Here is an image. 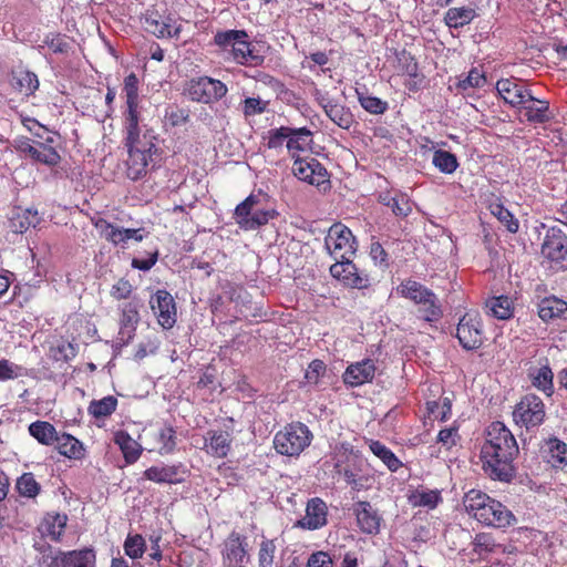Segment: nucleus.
Here are the masks:
<instances>
[{
  "label": "nucleus",
  "mask_w": 567,
  "mask_h": 567,
  "mask_svg": "<svg viewBox=\"0 0 567 567\" xmlns=\"http://www.w3.org/2000/svg\"><path fill=\"white\" fill-rule=\"evenodd\" d=\"M544 461L555 470H565L567 467V444L557 439L549 437L543 447Z\"/></svg>",
  "instance_id": "7c9ffc66"
},
{
  "label": "nucleus",
  "mask_w": 567,
  "mask_h": 567,
  "mask_svg": "<svg viewBox=\"0 0 567 567\" xmlns=\"http://www.w3.org/2000/svg\"><path fill=\"white\" fill-rule=\"evenodd\" d=\"M188 471L183 464L153 465L143 472V477L157 484H181L185 481Z\"/></svg>",
  "instance_id": "4be33fe9"
},
{
  "label": "nucleus",
  "mask_w": 567,
  "mask_h": 567,
  "mask_svg": "<svg viewBox=\"0 0 567 567\" xmlns=\"http://www.w3.org/2000/svg\"><path fill=\"white\" fill-rule=\"evenodd\" d=\"M358 526L362 533L375 535L380 530L382 517L367 501H359L353 505Z\"/></svg>",
  "instance_id": "a878e982"
},
{
  "label": "nucleus",
  "mask_w": 567,
  "mask_h": 567,
  "mask_svg": "<svg viewBox=\"0 0 567 567\" xmlns=\"http://www.w3.org/2000/svg\"><path fill=\"white\" fill-rule=\"evenodd\" d=\"M250 547L248 537L231 530L220 545V555L224 567H247L250 563Z\"/></svg>",
  "instance_id": "1a4fd4ad"
},
{
  "label": "nucleus",
  "mask_w": 567,
  "mask_h": 567,
  "mask_svg": "<svg viewBox=\"0 0 567 567\" xmlns=\"http://www.w3.org/2000/svg\"><path fill=\"white\" fill-rule=\"evenodd\" d=\"M16 489L21 497L35 498L41 493V485L33 473L25 472L17 478Z\"/></svg>",
  "instance_id": "09e8293b"
},
{
  "label": "nucleus",
  "mask_w": 567,
  "mask_h": 567,
  "mask_svg": "<svg viewBox=\"0 0 567 567\" xmlns=\"http://www.w3.org/2000/svg\"><path fill=\"white\" fill-rule=\"evenodd\" d=\"M268 102L259 97H247L243 101V114L245 117H251L262 114L267 110Z\"/></svg>",
  "instance_id": "338daca9"
},
{
  "label": "nucleus",
  "mask_w": 567,
  "mask_h": 567,
  "mask_svg": "<svg viewBox=\"0 0 567 567\" xmlns=\"http://www.w3.org/2000/svg\"><path fill=\"white\" fill-rule=\"evenodd\" d=\"M369 447L391 472H396L402 466L396 455L380 441L370 440Z\"/></svg>",
  "instance_id": "de8ad7c7"
},
{
  "label": "nucleus",
  "mask_w": 567,
  "mask_h": 567,
  "mask_svg": "<svg viewBox=\"0 0 567 567\" xmlns=\"http://www.w3.org/2000/svg\"><path fill=\"white\" fill-rule=\"evenodd\" d=\"M292 174L301 182L316 186L322 190L330 188L327 168L315 157L297 156L292 164Z\"/></svg>",
  "instance_id": "9b49d317"
},
{
  "label": "nucleus",
  "mask_w": 567,
  "mask_h": 567,
  "mask_svg": "<svg viewBox=\"0 0 567 567\" xmlns=\"http://www.w3.org/2000/svg\"><path fill=\"white\" fill-rule=\"evenodd\" d=\"M519 109L524 110V115L530 123L543 124L551 118L548 101L538 100L533 95L530 100L526 101V104H520Z\"/></svg>",
  "instance_id": "e433bc0d"
},
{
  "label": "nucleus",
  "mask_w": 567,
  "mask_h": 567,
  "mask_svg": "<svg viewBox=\"0 0 567 567\" xmlns=\"http://www.w3.org/2000/svg\"><path fill=\"white\" fill-rule=\"evenodd\" d=\"M150 307L157 323L164 329H172L177 321V308L173 296L165 289H158L150 298Z\"/></svg>",
  "instance_id": "2eb2a0df"
},
{
  "label": "nucleus",
  "mask_w": 567,
  "mask_h": 567,
  "mask_svg": "<svg viewBox=\"0 0 567 567\" xmlns=\"http://www.w3.org/2000/svg\"><path fill=\"white\" fill-rule=\"evenodd\" d=\"M228 92L227 85L217 79L207 75L190 79L185 86V94L189 100L203 104L220 101Z\"/></svg>",
  "instance_id": "0eeeda50"
},
{
  "label": "nucleus",
  "mask_w": 567,
  "mask_h": 567,
  "mask_svg": "<svg viewBox=\"0 0 567 567\" xmlns=\"http://www.w3.org/2000/svg\"><path fill=\"white\" fill-rule=\"evenodd\" d=\"M123 92L126 99L125 126L131 125L132 128L140 125V96H138V79L135 73H130L124 79Z\"/></svg>",
  "instance_id": "b1692460"
},
{
  "label": "nucleus",
  "mask_w": 567,
  "mask_h": 567,
  "mask_svg": "<svg viewBox=\"0 0 567 567\" xmlns=\"http://www.w3.org/2000/svg\"><path fill=\"white\" fill-rule=\"evenodd\" d=\"M121 319L120 323L123 328L135 329L140 321V303L138 300H130L120 306Z\"/></svg>",
  "instance_id": "8fccbe9b"
},
{
  "label": "nucleus",
  "mask_w": 567,
  "mask_h": 567,
  "mask_svg": "<svg viewBox=\"0 0 567 567\" xmlns=\"http://www.w3.org/2000/svg\"><path fill=\"white\" fill-rule=\"evenodd\" d=\"M321 106L326 115L340 128L350 130L355 123L354 115L351 110L333 100H323Z\"/></svg>",
  "instance_id": "f704fd0d"
},
{
  "label": "nucleus",
  "mask_w": 567,
  "mask_h": 567,
  "mask_svg": "<svg viewBox=\"0 0 567 567\" xmlns=\"http://www.w3.org/2000/svg\"><path fill=\"white\" fill-rule=\"evenodd\" d=\"M367 461L360 454L352 460L348 466L342 468L338 475H341L344 482L350 485L353 491L360 492L368 489L373 482V476L367 472Z\"/></svg>",
  "instance_id": "412c9836"
},
{
  "label": "nucleus",
  "mask_w": 567,
  "mask_h": 567,
  "mask_svg": "<svg viewBox=\"0 0 567 567\" xmlns=\"http://www.w3.org/2000/svg\"><path fill=\"white\" fill-rule=\"evenodd\" d=\"M147 436L151 451H156L162 455L172 453L176 447V431L172 425L156 426L147 433Z\"/></svg>",
  "instance_id": "cd10ccee"
},
{
  "label": "nucleus",
  "mask_w": 567,
  "mask_h": 567,
  "mask_svg": "<svg viewBox=\"0 0 567 567\" xmlns=\"http://www.w3.org/2000/svg\"><path fill=\"white\" fill-rule=\"evenodd\" d=\"M114 443L120 447L127 464H133L140 458L143 449L128 432L124 430L116 431L114 433Z\"/></svg>",
  "instance_id": "4c0bfd02"
},
{
  "label": "nucleus",
  "mask_w": 567,
  "mask_h": 567,
  "mask_svg": "<svg viewBox=\"0 0 567 567\" xmlns=\"http://www.w3.org/2000/svg\"><path fill=\"white\" fill-rule=\"evenodd\" d=\"M125 145L128 148L126 174L130 179L138 181L146 176L148 166L153 162V156L157 152L154 142L155 136L147 132L141 136L140 125H136L134 130L131 125L125 126Z\"/></svg>",
  "instance_id": "20e7f679"
},
{
  "label": "nucleus",
  "mask_w": 567,
  "mask_h": 567,
  "mask_svg": "<svg viewBox=\"0 0 567 567\" xmlns=\"http://www.w3.org/2000/svg\"><path fill=\"white\" fill-rule=\"evenodd\" d=\"M143 29L156 38H179L182 24L172 14H161L156 10H147L142 18Z\"/></svg>",
  "instance_id": "f8f14e48"
},
{
  "label": "nucleus",
  "mask_w": 567,
  "mask_h": 567,
  "mask_svg": "<svg viewBox=\"0 0 567 567\" xmlns=\"http://www.w3.org/2000/svg\"><path fill=\"white\" fill-rule=\"evenodd\" d=\"M518 453L516 439L503 422L495 421L486 427L480 457L489 478L511 482L515 476L514 461Z\"/></svg>",
  "instance_id": "f257e3e1"
},
{
  "label": "nucleus",
  "mask_w": 567,
  "mask_h": 567,
  "mask_svg": "<svg viewBox=\"0 0 567 567\" xmlns=\"http://www.w3.org/2000/svg\"><path fill=\"white\" fill-rule=\"evenodd\" d=\"M53 445L59 454L70 460H81L84 457L85 450L82 442L66 432L60 433Z\"/></svg>",
  "instance_id": "c9c22d12"
},
{
  "label": "nucleus",
  "mask_w": 567,
  "mask_h": 567,
  "mask_svg": "<svg viewBox=\"0 0 567 567\" xmlns=\"http://www.w3.org/2000/svg\"><path fill=\"white\" fill-rule=\"evenodd\" d=\"M437 443L442 444L445 450H451L455 446L460 440L461 435L458 433V426L452 425L450 427L442 429L437 434Z\"/></svg>",
  "instance_id": "0e129e2a"
},
{
  "label": "nucleus",
  "mask_w": 567,
  "mask_h": 567,
  "mask_svg": "<svg viewBox=\"0 0 567 567\" xmlns=\"http://www.w3.org/2000/svg\"><path fill=\"white\" fill-rule=\"evenodd\" d=\"M231 432L223 429H209L204 435L202 450L215 458L227 457L231 450Z\"/></svg>",
  "instance_id": "5701e85b"
},
{
  "label": "nucleus",
  "mask_w": 567,
  "mask_h": 567,
  "mask_svg": "<svg viewBox=\"0 0 567 567\" xmlns=\"http://www.w3.org/2000/svg\"><path fill=\"white\" fill-rule=\"evenodd\" d=\"M414 505L435 508L442 501L439 491H420L413 496Z\"/></svg>",
  "instance_id": "69168bd1"
},
{
  "label": "nucleus",
  "mask_w": 567,
  "mask_h": 567,
  "mask_svg": "<svg viewBox=\"0 0 567 567\" xmlns=\"http://www.w3.org/2000/svg\"><path fill=\"white\" fill-rule=\"evenodd\" d=\"M375 364L372 359H364L360 362L350 364L343 373V381L350 386H360L373 380L375 374Z\"/></svg>",
  "instance_id": "bb28decb"
},
{
  "label": "nucleus",
  "mask_w": 567,
  "mask_h": 567,
  "mask_svg": "<svg viewBox=\"0 0 567 567\" xmlns=\"http://www.w3.org/2000/svg\"><path fill=\"white\" fill-rule=\"evenodd\" d=\"M68 524V515L56 512L47 513L40 525L39 530L43 536L53 542H60Z\"/></svg>",
  "instance_id": "473e14b6"
},
{
  "label": "nucleus",
  "mask_w": 567,
  "mask_h": 567,
  "mask_svg": "<svg viewBox=\"0 0 567 567\" xmlns=\"http://www.w3.org/2000/svg\"><path fill=\"white\" fill-rule=\"evenodd\" d=\"M477 13L472 7H453L450 8L444 16L446 25L451 29H460L471 23Z\"/></svg>",
  "instance_id": "79ce46f5"
},
{
  "label": "nucleus",
  "mask_w": 567,
  "mask_h": 567,
  "mask_svg": "<svg viewBox=\"0 0 567 567\" xmlns=\"http://www.w3.org/2000/svg\"><path fill=\"white\" fill-rule=\"evenodd\" d=\"M328 508L326 503L318 497L307 503L306 515L298 522V526L305 529L315 530L327 524Z\"/></svg>",
  "instance_id": "c85d7f7f"
},
{
  "label": "nucleus",
  "mask_w": 567,
  "mask_h": 567,
  "mask_svg": "<svg viewBox=\"0 0 567 567\" xmlns=\"http://www.w3.org/2000/svg\"><path fill=\"white\" fill-rule=\"evenodd\" d=\"M542 255L554 264L567 258V234L559 227H549L542 244Z\"/></svg>",
  "instance_id": "a211bd4d"
},
{
  "label": "nucleus",
  "mask_w": 567,
  "mask_h": 567,
  "mask_svg": "<svg viewBox=\"0 0 567 567\" xmlns=\"http://www.w3.org/2000/svg\"><path fill=\"white\" fill-rule=\"evenodd\" d=\"M213 44L220 51L228 52L231 61L238 65L257 68L265 62V56L249 40L246 30H218L214 34Z\"/></svg>",
  "instance_id": "7ed1b4c3"
},
{
  "label": "nucleus",
  "mask_w": 567,
  "mask_h": 567,
  "mask_svg": "<svg viewBox=\"0 0 567 567\" xmlns=\"http://www.w3.org/2000/svg\"><path fill=\"white\" fill-rule=\"evenodd\" d=\"M9 83L17 93L27 97L32 95L39 87L38 76L22 68L11 72Z\"/></svg>",
  "instance_id": "72a5a7b5"
},
{
  "label": "nucleus",
  "mask_w": 567,
  "mask_h": 567,
  "mask_svg": "<svg viewBox=\"0 0 567 567\" xmlns=\"http://www.w3.org/2000/svg\"><path fill=\"white\" fill-rule=\"evenodd\" d=\"M395 70L399 75L406 76L404 81L405 87L410 92H417L424 81V75L419 72V64L413 54L406 50L395 53Z\"/></svg>",
  "instance_id": "6ab92c4d"
},
{
  "label": "nucleus",
  "mask_w": 567,
  "mask_h": 567,
  "mask_svg": "<svg viewBox=\"0 0 567 567\" xmlns=\"http://www.w3.org/2000/svg\"><path fill=\"white\" fill-rule=\"evenodd\" d=\"M433 165L444 174H452L458 167L456 156L444 150H437L433 153Z\"/></svg>",
  "instance_id": "3c124183"
},
{
  "label": "nucleus",
  "mask_w": 567,
  "mask_h": 567,
  "mask_svg": "<svg viewBox=\"0 0 567 567\" xmlns=\"http://www.w3.org/2000/svg\"><path fill=\"white\" fill-rule=\"evenodd\" d=\"M117 399L113 395L104 396L100 400H93L90 402L87 412L94 419H105L111 416L117 408Z\"/></svg>",
  "instance_id": "49530a36"
},
{
  "label": "nucleus",
  "mask_w": 567,
  "mask_h": 567,
  "mask_svg": "<svg viewBox=\"0 0 567 567\" xmlns=\"http://www.w3.org/2000/svg\"><path fill=\"white\" fill-rule=\"evenodd\" d=\"M474 546L476 550L485 553H494L496 551L497 547H499V545L496 544L493 535L485 532L475 535Z\"/></svg>",
  "instance_id": "774afa93"
},
{
  "label": "nucleus",
  "mask_w": 567,
  "mask_h": 567,
  "mask_svg": "<svg viewBox=\"0 0 567 567\" xmlns=\"http://www.w3.org/2000/svg\"><path fill=\"white\" fill-rule=\"evenodd\" d=\"M484 203L489 213L497 218V220L504 225L507 231L516 234L519 228L518 220L514 215L504 206L501 196L489 193L485 196Z\"/></svg>",
  "instance_id": "c756f323"
},
{
  "label": "nucleus",
  "mask_w": 567,
  "mask_h": 567,
  "mask_svg": "<svg viewBox=\"0 0 567 567\" xmlns=\"http://www.w3.org/2000/svg\"><path fill=\"white\" fill-rule=\"evenodd\" d=\"M43 43L53 53H68L71 49L69 38L62 33H49L45 35Z\"/></svg>",
  "instance_id": "680f3d73"
},
{
  "label": "nucleus",
  "mask_w": 567,
  "mask_h": 567,
  "mask_svg": "<svg viewBox=\"0 0 567 567\" xmlns=\"http://www.w3.org/2000/svg\"><path fill=\"white\" fill-rule=\"evenodd\" d=\"M330 274L349 288L362 290L371 286L370 277L359 271L352 258L336 261L330 266Z\"/></svg>",
  "instance_id": "dca6fc26"
},
{
  "label": "nucleus",
  "mask_w": 567,
  "mask_h": 567,
  "mask_svg": "<svg viewBox=\"0 0 567 567\" xmlns=\"http://www.w3.org/2000/svg\"><path fill=\"white\" fill-rule=\"evenodd\" d=\"M29 434L38 441V443L52 446L58 440L60 433L55 426L48 421L32 422L28 427Z\"/></svg>",
  "instance_id": "ea45409f"
},
{
  "label": "nucleus",
  "mask_w": 567,
  "mask_h": 567,
  "mask_svg": "<svg viewBox=\"0 0 567 567\" xmlns=\"http://www.w3.org/2000/svg\"><path fill=\"white\" fill-rule=\"evenodd\" d=\"M493 317L499 320H507L514 315V303L508 296L492 297L486 301Z\"/></svg>",
  "instance_id": "a18cd8bd"
},
{
  "label": "nucleus",
  "mask_w": 567,
  "mask_h": 567,
  "mask_svg": "<svg viewBox=\"0 0 567 567\" xmlns=\"http://www.w3.org/2000/svg\"><path fill=\"white\" fill-rule=\"evenodd\" d=\"M78 354L76 346L69 341H62L55 347L50 348V357L54 361L68 362Z\"/></svg>",
  "instance_id": "13d9d810"
},
{
  "label": "nucleus",
  "mask_w": 567,
  "mask_h": 567,
  "mask_svg": "<svg viewBox=\"0 0 567 567\" xmlns=\"http://www.w3.org/2000/svg\"><path fill=\"white\" fill-rule=\"evenodd\" d=\"M396 217L404 218L412 212L409 196L401 192H394V197L389 206Z\"/></svg>",
  "instance_id": "052dcab7"
},
{
  "label": "nucleus",
  "mask_w": 567,
  "mask_h": 567,
  "mask_svg": "<svg viewBox=\"0 0 567 567\" xmlns=\"http://www.w3.org/2000/svg\"><path fill=\"white\" fill-rule=\"evenodd\" d=\"M324 247L336 260L353 258L357 251V240L349 227L341 223L333 224L324 238Z\"/></svg>",
  "instance_id": "6e6552de"
},
{
  "label": "nucleus",
  "mask_w": 567,
  "mask_h": 567,
  "mask_svg": "<svg viewBox=\"0 0 567 567\" xmlns=\"http://www.w3.org/2000/svg\"><path fill=\"white\" fill-rule=\"evenodd\" d=\"M532 384L545 395L551 396L554 393V373L548 363L530 371Z\"/></svg>",
  "instance_id": "37998d69"
},
{
  "label": "nucleus",
  "mask_w": 567,
  "mask_h": 567,
  "mask_svg": "<svg viewBox=\"0 0 567 567\" xmlns=\"http://www.w3.org/2000/svg\"><path fill=\"white\" fill-rule=\"evenodd\" d=\"M14 147L19 153L47 166L53 167L61 162V156L53 146L42 142H34L25 136L16 138Z\"/></svg>",
  "instance_id": "ddd939ff"
},
{
  "label": "nucleus",
  "mask_w": 567,
  "mask_h": 567,
  "mask_svg": "<svg viewBox=\"0 0 567 567\" xmlns=\"http://www.w3.org/2000/svg\"><path fill=\"white\" fill-rule=\"evenodd\" d=\"M124 553L132 559H140L143 557L145 550H146V543L142 535L135 534L131 535L128 534L124 545Z\"/></svg>",
  "instance_id": "6e6d98bb"
},
{
  "label": "nucleus",
  "mask_w": 567,
  "mask_h": 567,
  "mask_svg": "<svg viewBox=\"0 0 567 567\" xmlns=\"http://www.w3.org/2000/svg\"><path fill=\"white\" fill-rule=\"evenodd\" d=\"M40 216L33 209H18L10 219L11 227L18 234H23L31 227H35L40 223Z\"/></svg>",
  "instance_id": "c03bdc74"
},
{
  "label": "nucleus",
  "mask_w": 567,
  "mask_h": 567,
  "mask_svg": "<svg viewBox=\"0 0 567 567\" xmlns=\"http://www.w3.org/2000/svg\"><path fill=\"white\" fill-rule=\"evenodd\" d=\"M312 433L302 422H291L275 434L276 451L286 456H299L312 441Z\"/></svg>",
  "instance_id": "423d86ee"
},
{
  "label": "nucleus",
  "mask_w": 567,
  "mask_h": 567,
  "mask_svg": "<svg viewBox=\"0 0 567 567\" xmlns=\"http://www.w3.org/2000/svg\"><path fill=\"white\" fill-rule=\"evenodd\" d=\"M93 225L109 243L122 248L128 240L142 241L144 238L143 228L117 227L104 218H97Z\"/></svg>",
  "instance_id": "f3484780"
},
{
  "label": "nucleus",
  "mask_w": 567,
  "mask_h": 567,
  "mask_svg": "<svg viewBox=\"0 0 567 567\" xmlns=\"http://www.w3.org/2000/svg\"><path fill=\"white\" fill-rule=\"evenodd\" d=\"M361 452L355 450L354 446L350 442H340L337 443L332 450L331 458L333 461V468L337 474H339L342 468L348 466L352 460L359 456Z\"/></svg>",
  "instance_id": "a19ab883"
},
{
  "label": "nucleus",
  "mask_w": 567,
  "mask_h": 567,
  "mask_svg": "<svg viewBox=\"0 0 567 567\" xmlns=\"http://www.w3.org/2000/svg\"><path fill=\"white\" fill-rule=\"evenodd\" d=\"M290 135L291 127L289 126H280L278 128L270 130L268 131L266 145L270 150L279 148L284 145L285 141H288Z\"/></svg>",
  "instance_id": "e2e57ef3"
},
{
  "label": "nucleus",
  "mask_w": 567,
  "mask_h": 567,
  "mask_svg": "<svg viewBox=\"0 0 567 567\" xmlns=\"http://www.w3.org/2000/svg\"><path fill=\"white\" fill-rule=\"evenodd\" d=\"M358 101L363 110L370 114L381 115L386 112L389 104L377 96L369 95L357 91Z\"/></svg>",
  "instance_id": "864d4df0"
},
{
  "label": "nucleus",
  "mask_w": 567,
  "mask_h": 567,
  "mask_svg": "<svg viewBox=\"0 0 567 567\" xmlns=\"http://www.w3.org/2000/svg\"><path fill=\"white\" fill-rule=\"evenodd\" d=\"M463 504L468 515L485 526L505 529L517 523L516 516L506 505L478 489L468 491Z\"/></svg>",
  "instance_id": "f03ea898"
},
{
  "label": "nucleus",
  "mask_w": 567,
  "mask_h": 567,
  "mask_svg": "<svg viewBox=\"0 0 567 567\" xmlns=\"http://www.w3.org/2000/svg\"><path fill=\"white\" fill-rule=\"evenodd\" d=\"M312 144V132L307 127L292 128L291 135L287 141V150L290 156L296 159L299 152H305L310 148Z\"/></svg>",
  "instance_id": "58836bf2"
},
{
  "label": "nucleus",
  "mask_w": 567,
  "mask_h": 567,
  "mask_svg": "<svg viewBox=\"0 0 567 567\" xmlns=\"http://www.w3.org/2000/svg\"><path fill=\"white\" fill-rule=\"evenodd\" d=\"M276 539L262 538L258 549V567H274Z\"/></svg>",
  "instance_id": "5fc2aeb1"
},
{
  "label": "nucleus",
  "mask_w": 567,
  "mask_h": 567,
  "mask_svg": "<svg viewBox=\"0 0 567 567\" xmlns=\"http://www.w3.org/2000/svg\"><path fill=\"white\" fill-rule=\"evenodd\" d=\"M259 199L256 195L251 194L238 204L234 212V218L237 225L243 229L244 219H250L254 209L256 208Z\"/></svg>",
  "instance_id": "4d7b16f0"
},
{
  "label": "nucleus",
  "mask_w": 567,
  "mask_h": 567,
  "mask_svg": "<svg viewBox=\"0 0 567 567\" xmlns=\"http://www.w3.org/2000/svg\"><path fill=\"white\" fill-rule=\"evenodd\" d=\"M278 213L274 209H254L250 219H244V230H256L274 219Z\"/></svg>",
  "instance_id": "603ef678"
},
{
  "label": "nucleus",
  "mask_w": 567,
  "mask_h": 567,
  "mask_svg": "<svg viewBox=\"0 0 567 567\" xmlns=\"http://www.w3.org/2000/svg\"><path fill=\"white\" fill-rule=\"evenodd\" d=\"M456 337L466 350L478 349L483 344V323L477 312H466L456 328Z\"/></svg>",
  "instance_id": "4468645a"
},
{
  "label": "nucleus",
  "mask_w": 567,
  "mask_h": 567,
  "mask_svg": "<svg viewBox=\"0 0 567 567\" xmlns=\"http://www.w3.org/2000/svg\"><path fill=\"white\" fill-rule=\"evenodd\" d=\"M546 417L545 404L535 394H526L515 405L513 420L516 425L527 431L540 426Z\"/></svg>",
  "instance_id": "9d476101"
},
{
  "label": "nucleus",
  "mask_w": 567,
  "mask_h": 567,
  "mask_svg": "<svg viewBox=\"0 0 567 567\" xmlns=\"http://www.w3.org/2000/svg\"><path fill=\"white\" fill-rule=\"evenodd\" d=\"M48 567H96V553L93 548L59 550Z\"/></svg>",
  "instance_id": "aec40b11"
},
{
  "label": "nucleus",
  "mask_w": 567,
  "mask_h": 567,
  "mask_svg": "<svg viewBox=\"0 0 567 567\" xmlns=\"http://www.w3.org/2000/svg\"><path fill=\"white\" fill-rule=\"evenodd\" d=\"M396 292L417 306L419 317L422 320L436 322L442 318L443 311L437 296L421 282L411 278L404 279L396 287Z\"/></svg>",
  "instance_id": "39448f33"
},
{
  "label": "nucleus",
  "mask_w": 567,
  "mask_h": 567,
  "mask_svg": "<svg viewBox=\"0 0 567 567\" xmlns=\"http://www.w3.org/2000/svg\"><path fill=\"white\" fill-rule=\"evenodd\" d=\"M538 317L545 323L567 319V302L558 297L549 296L543 298L537 305Z\"/></svg>",
  "instance_id": "2f4dec72"
},
{
  "label": "nucleus",
  "mask_w": 567,
  "mask_h": 567,
  "mask_svg": "<svg viewBox=\"0 0 567 567\" xmlns=\"http://www.w3.org/2000/svg\"><path fill=\"white\" fill-rule=\"evenodd\" d=\"M496 90L505 103L519 107L532 99V92L525 89L516 79H501L496 83Z\"/></svg>",
  "instance_id": "393cba45"
},
{
  "label": "nucleus",
  "mask_w": 567,
  "mask_h": 567,
  "mask_svg": "<svg viewBox=\"0 0 567 567\" xmlns=\"http://www.w3.org/2000/svg\"><path fill=\"white\" fill-rule=\"evenodd\" d=\"M485 83H486L485 74L482 71H480L477 68H473L470 70V72L467 73V75L464 79L458 80L456 85H457L458 90L466 91L468 89L482 87L485 85Z\"/></svg>",
  "instance_id": "bf43d9fd"
}]
</instances>
